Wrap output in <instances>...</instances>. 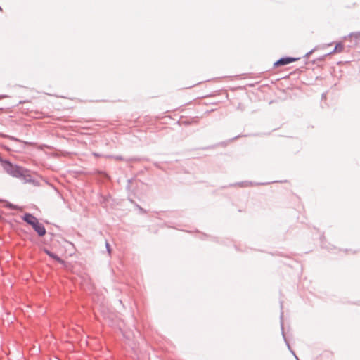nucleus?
Returning a JSON list of instances; mask_svg holds the SVG:
<instances>
[{"label":"nucleus","instance_id":"f257e3e1","mask_svg":"<svg viewBox=\"0 0 360 360\" xmlns=\"http://www.w3.org/2000/svg\"><path fill=\"white\" fill-rule=\"evenodd\" d=\"M0 162L4 169L11 176L16 177L23 180L25 182H32V179L30 174H28V171L25 169L23 167H20L17 165H13L8 160L3 159L0 156Z\"/></svg>","mask_w":360,"mask_h":360},{"label":"nucleus","instance_id":"dca6fc26","mask_svg":"<svg viewBox=\"0 0 360 360\" xmlns=\"http://www.w3.org/2000/svg\"><path fill=\"white\" fill-rule=\"evenodd\" d=\"M238 137H239V136L233 138V140L236 139Z\"/></svg>","mask_w":360,"mask_h":360},{"label":"nucleus","instance_id":"ddd939ff","mask_svg":"<svg viewBox=\"0 0 360 360\" xmlns=\"http://www.w3.org/2000/svg\"><path fill=\"white\" fill-rule=\"evenodd\" d=\"M314 49H311L304 55V58H308L310 55L314 52Z\"/></svg>","mask_w":360,"mask_h":360},{"label":"nucleus","instance_id":"6e6552de","mask_svg":"<svg viewBox=\"0 0 360 360\" xmlns=\"http://www.w3.org/2000/svg\"><path fill=\"white\" fill-rule=\"evenodd\" d=\"M344 49V45L342 42H338L335 44V48L333 50L328 53L327 55H332L335 53H341Z\"/></svg>","mask_w":360,"mask_h":360},{"label":"nucleus","instance_id":"f3484780","mask_svg":"<svg viewBox=\"0 0 360 360\" xmlns=\"http://www.w3.org/2000/svg\"><path fill=\"white\" fill-rule=\"evenodd\" d=\"M325 96H326L325 94H322V98H323V97H325Z\"/></svg>","mask_w":360,"mask_h":360},{"label":"nucleus","instance_id":"423d86ee","mask_svg":"<svg viewBox=\"0 0 360 360\" xmlns=\"http://www.w3.org/2000/svg\"><path fill=\"white\" fill-rule=\"evenodd\" d=\"M268 183H255V182H252V181H245L238 182L235 184H231V186H238L240 187H247V186H255V185H266Z\"/></svg>","mask_w":360,"mask_h":360},{"label":"nucleus","instance_id":"7ed1b4c3","mask_svg":"<svg viewBox=\"0 0 360 360\" xmlns=\"http://www.w3.org/2000/svg\"><path fill=\"white\" fill-rule=\"evenodd\" d=\"M345 39H349V44L348 47L354 48L360 44V32H351L347 37H345Z\"/></svg>","mask_w":360,"mask_h":360},{"label":"nucleus","instance_id":"f8f14e48","mask_svg":"<svg viewBox=\"0 0 360 360\" xmlns=\"http://www.w3.org/2000/svg\"><path fill=\"white\" fill-rule=\"evenodd\" d=\"M105 247H106L107 252L109 254H110L111 253V248H110L109 243L107 240L105 241Z\"/></svg>","mask_w":360,"mask_h":360},{"label":"nucleus","instance_id":"2eb2a0df","mask_svg":"<svg viewBox=\"0 0 360 360\" xmlns=\"http://www.w3.org/2000/svg\"><path fill=\"white\" fill-rule=\"evenodd\" d=\"M92 155H93L94 156H95V157H101V156H102V155H101V154H99V153H95V152H94V153H92Z\"/></svg>","mask_w":360,"mask_h":360},{"label":"nucleus","instance_id":"9b49d317","mask_svg":"<svg viewBox=\"0 0 360 360\" xmlns=\"http://www.w3.org/2000/svg\"><path fill=\"white\" fill-rule=\"evenodd\" d=\"M1 136L6 137V138H8V139H9L11 140L15 141H19L17 138L11 136H9V135L1 134Z\"/></svg>","mask_w":360,"mask_h":360},{"label":"nucleus","instance_id":"1a4fd4ad","mask_svg":"<svg viewBox=\"0 0 360 360\" xmlns=\"http://www.w3.org/2000/svg\"><path fill=\"white\" fill-rule=\"evenodd\" d=\"M106 157L109 158H114L116 160H124V158L121 155H108Z\"/></svg>","mask_w":360,"mask_h":360},{"label":"nucleus","instance_id":"f03ea898","mask_svg":"<svg viewBox=\"0 0 360 360\" xmlns=\"http://www.w3.org/2000/svg\"><path fill=\"white\" fill-rule=\"evenodd\" d=\"M22 219L30 225L39 237H42L46 233L45 226L32 214L29 212L25 213L22 216Z\"/></svg>","mask_w":360,"mask_h":360},{"label":"nucleus","instance_id":"39448f33","mask_svg":"<svg viewBox=\"0 0 360 360\" xmlns=\"http://www.w3.org/2000/svg\"><path fill=\"white\" fill-rule=\"evenodd\" d=\"M297 60H299V58L290 56L282 57L274 63V68L284 66L295 61H297Z\"/></svg>","mask_w":360,"mask_h":360},{"label":"nucleus","instance_id":"0eeeda50","mask_svg":"<svg viewBox=\"0 0 360 360\" xmlns=\"http://www.w3.org/2000/svg\"><path fill=\"white\" fill-rule=\"evenodd\" d=\"M44 252L48 255L51 258L55 259L56 261L60 262V263H63V260L60 257H58L56 253L49 250L48 249H44Z\"/></svg>","mask_w":360,"mask_h":360},{"label":"nucleus","instance_id":"20e7f679","mask_svg":"<svg viewBox=\"0 0 360 360\" xmlns=\"http://www.w3.org/2000/svg\"><path fill=\"white\" fill-rule=\"evenodd\" d=\"M281 314H280V323H281L282 336L283 338L284 342H285V344H286V345L288 347V349L294 355V356L296 358V359L299 360V359L297 358V356L295 354L294 351L291 349L290 345V344H289V342H288V340H287V338L285 337V334L284 329H283V311H282V309H283V302H281Z\"/></svg>","mask_w":360,"mask_h":360},{"label":"nucleus","instance_id":"a211bd4d","mask_svg":"<svg viewBox=\"0 0 360 360\" xmlns=\"http://www.w3.org/2000/svg\"><path fill=\"white\" fill-rule=\"evenodd\" d=\"M1 10H2V8H1V7L0 6V11H1Z\"/></svg>","mask_w":360,"mask_h":360},{"label":"nucleus","instance_id":"9d476101","mask_svg":"<svg viewBox=\"0 0 360 360\" xmlns=\"http://www.w3.org/2000/svg\"><path fill=\"white\" fill-rule=\"evenodd\" d=\"M130 201L136 205V207L140 210V212H141L142 213H146V211L145 210H143L141 206H139L138 204H136L132 200H130Z\"/></svg>","mask_w":360,"mask_h":360},{"label":"nucleus","instance_id":"4468645a","mask_svg":"<svg viewBox=\"0 0 360 360\" xmlns=\"http://www.w3.org/2000/svg\"><path fill=\"white\" fill-rule=\"evenodd\" d=\"M7 207H9V208H11V209H12V210H15V209H16V206L13 205V204H11V203H8V204L7 205Z\"/></svg>","mask_w":360,"mask_h":360}]
</instances>
